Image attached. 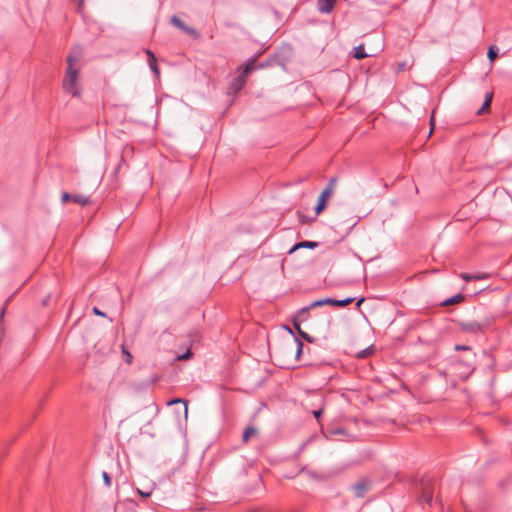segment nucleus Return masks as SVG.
<instances>
[{"label":"nucleus","mask_w":512,"mask_h":512,"mask_svg":"<svg viewBox=\"0 0 512 512\" xmlns=\"http://www.w3.org/2000/svg\"><path fill=\"white\" fill-rule=\"evenodd\" d=\"M146 55L148 57V64H149L151 70L158 76L160 72H159V68L156 63V57H155L154 53L150 50H147Z\"/></svg>","instance_id":"10"},{"label":"nucleus","mask_w":512,"mask_h":512,"mask_svg":"<svg viewBox=\"0 0 512 512\" xmlns=\"http://www.w3.org/2000/svg\"><path fill=\"white\" fill-rule=\"evenodd\" d=\"M402 69H404V64L399 65V70H402Z\"/></svg>","instance_id":"34"},{"label":"nucleus","mask_w":512,"mask_h":512,"mask_svg":"<svg viewBox=\"0 0 512 512\" xmlns=\"http://www.w3.org/2000/svg\"><path fill=\"white\" fill-rule=\"evenodd\" d=\"M434 121H435L434 113H432V116H431V118H430V125H431L430 134L432 133V131H433V129H434Z\"/></svg>","instance_id":"29"},{"label":"nucleus","mask_w":512,"mask_h":512,"mask_svg":"<svg viewBox=\"0 0 512 512\" xmlns=\"http://www.w3.org/2000/svg\"><path fill=\"white\" fill-rule=\"evenodd\" d=\"M492 98H493V94L491 92L486 93L485 101H484L482 107L477 111V114H483L486 111H488V109L491 105Z\"/></svg>","instance_id":"11"},{"label":"nucleus","mask_w":512,"mask_h":512,"mask_svg":"<svg viewBox=\"0 0 512 512\" xmlns=\"http://www.w3.org/2000/svg\"><path fill=\"white\" fill-rule=\"evenodd\" d=\"M335 185H336V179L332 178V179H330V181L327 184V186L321 192V194H320V196L318 198V203H317V205L315 207V212H316L317 215L320 214L325 209L327 200L333 194Z\"/></svg>","instance_id":"3"},{"label":"nucleus","mask_w":512,"mask_h":512,"mask_svg":"<svg viewBox=\"0 0 512 512\" xmlns=\"http://www.w3.org/2000/svg\"><path fill=\"white\" fill-rule=\"evenodd\" d=\"M432 494H433V491H432V488L430 486H424L423 489H422V498L424 501H426L427 503H430L431 500H432Z\"/></svg>","instance_id":"16"},{"label":"nucleus","mask_w":512,"mask_h":512,"mask_svg":"<svg viewBox=\"0 0 512 512\" xmlns=\"http://www.w3.org/2000/svg\"><path fill=\"white\" fill-rule=\"evenodd\" d=\"M171 23H172L174 26L178 27L179 29H181V30L185 31L186 33H189V34H191V35H194V34L196 33V31H195L193 28L186 26V25L182 22V20H181V19H179L177 16H172V18H171Z\"/></svg>","instance_id":"7"},{"label":"nucleus","mask_w":512,"mask_h":512,"mask_svg":"<svg viewBox=\"0 0 512 512\" xmlns=\"http://www.w3.org/2000/svg\"><path fill=\"white\" fill-rule=\"evenodd\" d=\"M321 413H322V410H321V409H320V410H316V411H314V412H313V414H314V416H315V418H316V419H319V417H320Z\"/></svg>","instance_id":"30"},{"label":"nucleus","mask_w":512,"mask_h":512,"mask_svg":"<svg viewBox=\"0 0 512 512\" xmlns=\"http://www.w3.org/2000/svg\"><path fill=\"white\" fill-rule=\"evenodd\" d=\"M255 68V60H251L247 63V65L244 67L241 75H244V77L246 78V74L252 70H254Z\"/></svg>","instance_id":"20"},{"label":"nucleus","mask_w":512,"mask_h":512,"mask_svg":"<svg viewBox=\"0 0 512 512\" xmlns=\"http://www.w3.org/2000/svg\"><path fill=\"white\" fill-rule=\"evenodd\" d=\"M363 302H364V298L359 299V300L357 301V303H356V306H357V307H360V306L362 305V303H363Z\"/></svg>","instance_id":"32"},{"label":"nucleus","mask_w":512,"mask_h":512,"mask_svg":"<svg viewBox=\"0 0 512 512\" xmlns=\"http://www.w3.org/2000/svg\"><path fill=\"white\" fill-rule=\"evenodd\" d=\"M368 55L364 52V45L360 44L355 48L354 57L358 60L364 59Z\"/></svg>","instance_id":"18"},{"label":"nucleus","mask_w":512,"mask_h":512,"mask_svg":"<svg viewBox=\"0 0 512 512\" xmlns=\"http://www.w3.org/2000/svg\"><path fill=\"white\" fill-rule=\"evenodd\" d=\"M82 55L83 48L79 46L74 47L67 56V69L79 70L77 64L82 58Z\"/></svg>","instance_id":"4"},{"label":"nucleus","mask_w":512,"mask_h":512,"mask_svg":"<svg viewBox=\"0 0 512 512\" xmlns=\"http://www.w3.org/2000/svg\"><path fill=\"white\" fill-rule=\"evenodd\" d=\"M61 201L63 204L67 203L68 201H73L81 206L88 205L90 203V200L87 196L84 195H70L67 192H64L61 197Z\"/></svg>","instance_id":"5"},{"label":"nucleus","mask_w":512,"mask_h":512,"mask_svg":"<svg viewBox=\"0 0 512 512\" xmlns=\"http://www.w3.org/2000/svg\"><path fill=\"white\" fill-rule=\"evenodd\" d=\"M354 301V298L348 297L343 300H334L331 298H325L321 300H316L312 302L308 307H304L300 310L299 314L294 318L293 324L295 329L298 331V333L303 337L306 341L313 343L315 342L319 337L326 340L328 338L329 329L331 326V319L328 316L320 317L318 320L313 322L311 324L310 330L314 334V336L309 335L308 333L304 332L300 328V322L302 321L300 317L309 312L312 308L322 307L324 305H332V306H338V307H345L349 304H351Z\"/></svg>","instance_id":"1"},{"label":"nucleus","mask_w":512,"mask_h":512,"mask_svg":"<svg viewBox=\"0 0 512 512\" xmlns=\"http://www.w3.org/2000/svg\"><path fill=\"white\" fill-rule=\"evenodd\" d=\"M342 431L341 430H335L333 431V434H338V433H341Z\"/></svg>","instance_id":"33"},{"label":"nucleus","mask_w":512,"mask_h":512,"mask_svg":"<svg viewBox=\"0 0 512 512\" xmlns=\"http://www.w3.org/2000/svg\"><path fill=\"white\" fill-rule=\"evenodd\" d=\"M463 300H464V296L461 294H458V295L451 297V298L447 299L446 301H444L443 305L444 306L454 305V304H458V303L462 302Z\"/></svg>","instance_id":"17"},{"label":"nucleus","mask_w":512,"mask_h":512,"mask_svg":"<svg viewBox=\"0 0 512 512\" xmlns=\"http://www.w3.org/2000/svg\"><path fill=\"white\" fill-rule=\"evenodd\" d=\"M487 276H488L487 274H475V275H471L468 273L461 274V278L465 281L485 279V278H487Z\"/></svg>","instance_id":"13"},{"label":"nucleus","mask_w":512,"mask_h":512,"mask_svg":"<svg viewBox=\"0 0 512 512\" xmlns=\"http://www.w3.org/2000/svg\"><path fill=\"white\" fill-rule=\"evenodd\" d=\"M92 311H93V313H94L95 315L102 316V317H104V316H105V313H103L102 311H100L97 307H94Z\"/></svg>","instance_id":"27"},{"label":"nucleus","mask_w":512,"mask_h":512,"mask_svg":"<svg viewBox=\"0 0 512 512\" xmlns=\"http://www.w3.org/2000/svg\"><path fill=\"white\" fill-rule=\"evenodd\" d=\"M371 353V349H365L357 353L358 358L367 357Z\"/></svg>","instance_id":"23"},{"label":"nucleus","mask_w":512,"mask_h":512,"mask_svg":"<svg viewBox=\"0 0 512 512\" xmlns=\"http://www.w3.org/2000/svg\"><path fill=\"white\" fill-rule=\"evenodd\" d=\"M318 246V243L317 242H312V241H303V242H299L297 244H295L290 250H289V254H292L294 253L296 250L300 249V248H310V249H313L315 247Z\"/></svg>","instance_id":"9"},{"label":"nucleus","mask_w":512,"mask_h":512,"mask_svg":"<svg viewBox=\"0 0 512 512\" xmlns=\"http://www.w3.org/2000/svg\"><path fill=\"white\" fill-rule=\"evenodd\" d=\"M246 83V78L244 77V75H239L238 78H236L232 84L230 85V90L231 91H234L235 93L240 91L244 85Z\"/></svg>","instance_id":"8"},{"label":"nucleus","mask_w":512,"mask_h":512,"mask_svg":"<svg viewBox=\"0 0 512 512\" xmlns=\"http://www.w3.org/2000/svg\"><path fill=\"white\" fill-rule=\"evenodd\" d=\"M336 0H318L317 7L322 13H330Z\"/></svg>","instance_id":"6"},{"label":"nucleus","mask_w":512,"mask_h":512,"mask_svg":"<svg viewBox=\"0 0 512 512\" xmlns=\"http://www.w3.org/2000/svg\"><path fill=\"white\" fill-rule=\"evenodd\" d=\"M102 477H103V480H104L106 486L109 487L111 485V478H110V476L106 472H103L102 473Z\"/></svg>","instance_id":"25"},{"label":"nucleus","mask_w":512,"mask_h":512,"mask_svg":"<svg viewBox=\"0 0 512 512\" xmlns=\"http://www.w3.org/2000/svg\"><path fill=\"white\" fill-rule=\"evenodd\" d=\"M5 312H6V307L4 306L0 312V320L2 321L4 315H5Z\"/></svg>","instance_id":"31"},{"label":"nucleus","mask_w":512,"mask_h":512,"mask_svg":"<svg viewBox=\"0 0 512 512\" xmlns=\"http://www.w3.org/2000/svg\"><path fill=\"white\" fill-rule=\"evenodd\" d=\"M154 488H155V483H150L145 489H137V492L142 497H149V496H151Z\"/></svg>","instance_id":"15"},{"label":"nucleus","mask_w":512,"mask_h":512,"mask_svg":"<svg viewBox=\"0 0 512 512\" xmlns=\"http://www.w3.org/2000/svg\"><path fill=\"white\" fill-rule=\"evenodd\" d=\"M466 328L468 329H471L473 331H478L480 329V326L478 324H473V325H467Z\"/></svg>","instance_id":"28"},{"label":"nucleus","mask_w":512,"mask_h":512,"mask_svg":"<svg viewBox=\"0 0 512 512\" xmlns=\"http://www.w3.org/2000/svg\"><path fill=\"white\" fill-rule=\"evenodd\" d=\"M354 490L356 496L362 497L364 493L368 490V483L365 481H361L354 486Z\"/></svg>","instance_id":"12"},{"label":"nucleus","mask_w":512,"mask_h":512,"mask_svg":"<svg viewBox=\"0 0 512 512\" xmlns=\"http://www.w3.org/2000/svg\"><path fill=\"white\" fill-rule=\"evenodd\" d=\"M295 343L297 347L296 355L299 356L303 348V343L300 340H295Z\"/></svg>","instance_id":"26"},{"label":"nucleus","mask_w":512,"mask_h":512,"mask_svg":"<svg viewBox=\"0 0 512 512\" xmlns=\"http://www.w3.org/2000/svg\"><path fill=\"white\" fill-rule=\"evenodd\" d=\"M79 70L67 69L62 81V87L65 92L70 93L74 97H79L81 94L78 86Z\"/></svg>","instance_id":"2"},{"label":"nucleus","mask_w":512,"mask_h":512,"mask_svg":"<svg viewBox=\"0 0 512 512\" xmlns=\"http://www.w3.org/2000/svg\"><path fill=\"white\" fill-rule=\"evenodd\" d=\"M191 356H192L191 351H190V350H187V352H186V353H184V354H182V355H179V356L177 357V359H178V360H188V359H190V358H191Z\"/></svg>","instance_id":"22"},{"label":"nucleus","mask_w":512,"mask_h":512,"mask_svg":"<svg viewBox=\"0 0 512 512\" xmlns=\"http://www.w3.org/2000/svg\"><path fill=\"white\" fill-rule=\"evenodd\" d=\"M487 57L491 62L497 58V48L495 46L489 47Z\"/></svg>","instance_id":"19"},{"label":"nucleus","mask_w":512,"mask_h":512,"mask_svg":"<svg viewBox=\"0 0 512 512\" xmlns=\"http://www.w3.org/2000/svg\"><path fill=\"white\" fill-rule=\"evenodd\" d=\"M177 403H183L184 404V412H185V417H187V414H188V406H187V402L182 400V399H179V398H176L172 401H170L168 404L169 405H172V404H177Z\"/></svg>","instance_id":"21"},{"label":"nucleus","mask_w":512,"mask_h":512,"mask_svg":"<svg viewBox=\"0 0 512 512\" xmlns=\"http://www.w3.org/2000/svg\"><path fill=\"white\" fill-rule=\"evenodd\" d=\"M258 430L255 427H247L243 433V441L247 442L250 438L256 436Z\"/></svg>","instance_id":"14"},{"label":"nucleus","mask_w":512,"mask_h":512,"mask_svg":"<svg viewBox=\"0 0 512 512\" xmlns=\"http://www.w3.org/2000/svg\"><path fill=\"white\" fill-rule=\"evenodd\" d=\"M123 355L125 358V362L130 364L132 362V355L126 350H123Z\"/></svg>","instance_id":"24"}]
</instances>
